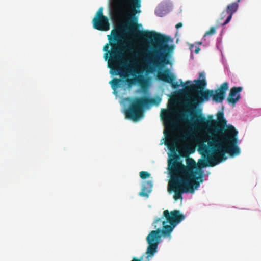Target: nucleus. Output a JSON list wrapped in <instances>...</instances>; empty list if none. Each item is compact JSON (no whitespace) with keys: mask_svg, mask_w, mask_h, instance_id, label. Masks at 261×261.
<instances>
[{"mask_svg":"<svg viewBox=\"0 0 261 261\" xmlns=\"http://www.w3.org/2000/svg\"><path fill=\"white\" fill-rule=\"evenodd\" d=\"M92 23L93 28L99 31H106L110 29L109 19L103 15L102 7H100L97 11L92 20Z\"/></svg>","mask_w":261,"mask_h":261,"instance_id":"11","label":"nucleus"},{"mask_svg":"<svg viewBox=\"0 0 261 261\" xmlns=\"http://www.w3.org/2000/svg\"><path fill=\"white\" fill-rule=\"evenodd\" d=\"M140 177L143 179H146L150 176V174L146 171H141L139 173Z\"/></svg>","mask_w":261,"mask_h":261,"instance_id":"19","label":"nucleus"},{"mask_svg":"<svg viewBox=\"0 0 261 261\" xmlns=\"http://www.w3.org/2000/svg\"><path fill=\"white\" fill-rule=\"evenodd\" d=\"M164 111H165V113H166V114L167 113V111H166L165 110H164Z\"/></svg>","mask_w":261,"mask_h":261,"instance_id":"28","label":"nucleus"},{"mask_svg":"<svg viewBox=\"0 0 261 261\" xmlns=\"http://www.w3.org/2000/svg\"><path fill=\"white\" fill-rule=\"evenodd\" d=\"M239 2L240 0H238L237 2H233L227 5L226 11L228 16L227 17L226 19L224 22L221 23V25H225L229 22L232 18V15L238 9V3Z\"/></svg>","mask_w":261,"mask_h":261,"instance_id":"13","label":"nucleus"},{"mask_svg":"<svg viewBox=\"0 0 261 261\" xmlns=\"http://www.w3.org/2000/svg\"><path fill=\"white\" fill-rule=\"evenodd\" d=\"M123 69L124 71H125L124 72V75H126V76H122V77H127L128 74H132L134 76H136V74H138V75L135 79L127 78L126 80V81L129 86H130L132 85L135 84L136 82H137L139 85H140L142 87H143L147 84V80L145 76L141 74L140 72H138L137 70L135 69L134 68L130 67L128 66V61L127 66L126 67H124ZM119 75L121 77L120 75Z\"/></svg>","mask_w":261,"mask_h":261,"instance_id":"10","label":"nucleus"},{"mask_svg":"<svg viewBox=\"0 0 261 261\" xmlns=\"http://www.w3.org/2000/svg\"><path fill=\"white\" fill-rule=\"evenodd\" d=\"M229 88L228 82L222 83L219 88L215 90L206 89L204 91L200 93V101L201 103L209 100L211 97L216 102H222L225 98L226 91Z\"/></svg>","mask_w":261,"mask_h":261,"instance_id":"9","label":"nucleus"},{"mask_svg":"<svg viewBox=\"0 0 261 261\" xmlns=\"http://www.w3.org/2000/svg\"><path fill=\"white\" fill-rule=\"evenodd\" d=\"M226 14H227V13H226V11H223V12L222 13L221 15L220 19H221V20L223 19H224V18L225 17H226Z\"/></svg>","mask_w":261,"mask_h":261,"instance_id":"22","label":"nucleus"},{"mask_svg":"<svg viewBox=\"0 0 261 261\" xmlns=\"http://www.w3.org/2000/svg\"><path fill=\"white\" fill-rule=\"evenodd\" d=\"M200 50V48L199 47H196L194 52L196 53V54H198L199 53Z\"/></svg>","mask_w":261,"mask_h":261,"instance_id":"27","label":"nucleus"},{"mask_svg":"<svg viewBox=\"0 0 261 261\" xmlns=\"http://www.w3.org/2000/svg\"><path fill=\"white\" fill-rule=\"evenodd\" d=\"M195 84H191L190 81H187L185 84L180 80L181 84L185 86V88L189 91L194 93L190 98L185 103L186 111H195L197 109V106L201 104L200 101V93L204 91V89L206 86L205 79L194 80L193 81Z\"/></svg>","mask_w":261,"mask_h":261,"instance_id":"6","label":"nucleus"},{"mask_svg":"<svg viewBox=\"0 0 261 261\" xmlns=\"http://www.w3.org/2000/svg\"><path fill=\"white\" fill-rule=\"evenodd\" d=\"M188 116L190 117L188 124L192 129H205L207 132V137L198 143V150L208 155L211 167L226 160V153L231 156L240 154L238 131L233 126L227 125L223 112L217 113V120L213 119L212 115H208L206 118L199 108L194 111H185L180 113V118L183 121L188 120Z\"/></svg>","mask_w":261,"mask_h":261,"instance_id":"2","label":"nucleus"},{"mask_svg":"<svg viewBox=\"0 0 261 261\" xmlns=\"http://www.w3.org/2000/svg\"><path fill=\"white\" fill-rule=\"evenodd\" d=\"M142 257H141L140 258L138 259L136 257H134L133 259L131 261H142Z\"/></svg>","mask_w":261,"mask_h":261,"instance_id":"26","label":"nucleus"},{"mask_svg":"<svg viewBox=\"0 0 261 261\" xmlns=\"http://www.w3.org/2000/svg\"><path fill=\"white\" fill-rule=\"evenodd\" d=\"M186 161L188 166L182 164L177 158L170 160L168 162V168L170 174L177 173L182 177V179L186 180L194 192V189H197L200 182L203 181V173L201 171L197 172L194 170L195 162L194 160L187 158Z\"/></svg>","mask_w":261,"mask_h":261,"instance_id":"4","label":"nucleus"},{"mask_svg":"<svg viewBox=\"0 0 261 261\" xmlns=\"http://www.w3.org/2000/svg\"><path fill=\"white\" fill-rule=\"evenodd\" d=\"M182 23L181 22H179L176 25V28L179 29V28L182 27Z\"/></svg>","mask_w":261,"mask_h":261,"instance_id":"24","label":"nucleus"},{"mask_svg":"<svg viewBox=\"0 0 261 261\" xmlns=\"http://www.w3.org/2000/svg\"><path fill=\"white\" fill-rule=\"evenodd\" d=\"M153 181L152 180L144 181L142 183L141 191L139 195L141 196L148 197L149 193L152 191Z\"/></svg>","mask_w":261,"mask_h":261,"instance_id":"15","label":"nucleus"},{"mask_svg":"<svg viewBox=\"0 0 261 261\" xmlns=\"http://www.w3.org/2000/svg\"><path fill=\"white\" fill-rule=\"evenodd\" d=\"M190 136V133H188L186 134H185L183 135V136L181 137V140H186L187 139V138H188Z\"/></svg>","mask_w":261,"mask_h":261,"instance_id":"21","label":"nucleus"},{"mask_svg":"<svg viewBox=\"0 0 261 261\" xmlns=\"http://www.w3.org/2000/svg\"><path fill=\"white\" fill-rule=\"evenodd\" d=\"M169 83L171 84L172 88L174 89H176L179 86L178 83L177 82H175L174 80L172 81V82Z\"/></svg>","mask_w":261,"mask_h":261,"instance_id":"20","label":"nucleus"},{"mask_svg":"<svg viewBox=\"0 0 261 261\" xmlns=\"http://www.w3.org/2000/svg\"><path fill=\"white\" fill-rule=\"evenodd\" d=\"M122 81L120 79L114 78L110 81L109 83L111 85L112 88L115 90L117 88L121 87Z\"/></svg>","mask_w":261,"mask_h":261,"instance_id":"16","label":"nucleus"},{"mask_svg":"<svg viewBox=\"0 0 261 261\" xmlns=\"http://www.w3.org/2000/svg\"><path fill=\"white\" fill-rule=\"evenodd\" d=\"M216 32V27H212L210 29L206 31L204 35L203 38H205L207 36H211L214 35Z\"/></svg>","mask_w":261,"mask_h":261,"instance_id":"18","label":"nucleus"},{"mask_svg":"<svg viewBox=\"0 0 261 261\" xmlns=\"http://www.w3.org/2000/svg\"><path fill=\"white\" fill-rule=\"evenodd\" d=\"M199 152L201 154V153L199 151ZM201 154L203 156H204V158L205 156L207 157V161L208 162V165L207 164V163L204 161V160H199V165L202 167H206L207 166H211L210 165V160H209V158H208V155L206 154Z\"/></svg>","mask_w":261,"mask_h":261,"instance_id":"17","label":"nucleus"},{"mask_svg":"<svg viewBox=\"0 0 261 261\" xmlns=\"http://www.w3.org/2000/svg\"><path fill=\"white\" fill-rule=\"evenodd\" d=\"M170 124L173 126H175L176 124V122L171 119L170 120Z\"/></svg>","mask_w":261,"mask_h":261,"instance_id":"25","label":"nucleus"},{"mask_svg":"<svg viewBox=\"0 0 261 261\" xmlns=\"http://www.w3.org/2000/svg\"><path fill=\"white\" fill-rule=\"evenodd\" d=\"M169 190L174 192L173 198L175 200L181 199L183 193H193L192 188L188 186V182L182 179V177L177 173L171 174Z\"/></svg>","mask_w":261,"mask_h":261,"instance_id":"8","label":"nucleus"},{"mask_svg":"<svg viewBox=\"0 0 261 261\" xmlns=\"http://www.w3.org/2000/svg\"><path fill=\"white\" fill-rule=\"evenodd\" d=\"M205 79L204 72H200L199 74V79Z\"/></svg>","mask_w":261,"mask_h":261,"instance_id":"23","label":"nucleus"},{"mask_svg":"<svg viewBox=\"0 0 261 261\" xmlns=\"http://www.w3.org/2000/svg\"><path fill=\"white\" fill-rule=\"evenodd\" d=\"M185 218L179 210H174L170 212L166 210L161 218H158L154 221L152 226L156 229L151 231L146 237L148 244L146 251L147 258L152 257L157 252L161 236L170 235L175 227Z\"/></svg>","mask_w":261,"mask_h":261,"instance_id":"3","label":"nucleus"},{"mask_svg":"<svg viewBox=\"0 0 261 261\" xmlns=\"http://www.w3.org/2000/svg\"><path fill=\"white\" fill-rule=\"evenodd\" d=\"M119 4L118 13L121 16L128 18L126 31H132L137 25L138 17L136 14L141 13V0H117Z\"/></svg>","mask_w":261,"mask_h":261,"instance_id":"5","label":"nucleus"},{"mask_svg":"<svg viewBox=\"0 0 261 261\" xmlns=\"http://www.w3.org/2000/svg\"><path fill=\"white\" fill-rule=\"evenodd\" d=\"M157 78L159 80L167 83H171L172 81L175 80L174 75L170 72L168 70H166L163 72H159L157 74Z\"/></svg>","mask_w":261,"mask_h":261,"instance_id":"14","label":"nucleus"},{"mask_svg":"<svg viewBox=\"0 0 261 261\" xmlns=\"http://www.w3.org/2000/svg\"><path fill=\"white\" fill-rule=\"evenodd\" d=\"M118 28L111 31V34L108 35L109 43L105 45L103 50L106 52L104 58L106 61L110 59L108 67L114 71L115 75H124V68L127 66V60L124 59V51H130L133 49L129 42L124 43L122 33L123 32L132 33L142 39L150 41L152 45L151 50H144V60L146 64V71L147 73H152L156 69H160L171 63L170 58L174 49V46L168 44L170 37L152 31H140L137 29V25L132 31H126L125 28Z\"/></svg>","mask_w":261,"mask_h":261,"instance_id":"1","label":"nucleus"},{"mask_svg":"<svg viewBox=\"0 0 261 261\" xmlns=\"http://www.w3.org/2000/svg\"><path fill=\"white\" fill-rule=\"evenodd\" d=\"M160 99L146 97H137L125 111V117L134 121H137L142 117L143 109L149 105H158Z\"/></svg>","mask_w":261,"mask_h":261,"instance_id":"7","label":"nucleus"},{"mask_svg":"<svg viewBox=\"0 0 261 261\" xmlns=\"http://www.w3.org/2000/svg\"><path fill=\"white\" fill-rule=\"evenodd\" d=\"M242 87H233L230 91L227 100L228 103L234 106L240 100L241 95L240 92L242 91Z\"/></svg>","mask_w":261,"mask_h":261,"instance_id":"12","label":"nucleus"}]
</instances>
